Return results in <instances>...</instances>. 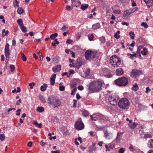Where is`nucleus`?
<instances>
[{
	"instance_id": "nucleus-37",
	"label": "nucleus",
	"mask_w": 153,
	"mask_h": 153,
	"mask_svg": "<svg viewBox=\"0 0 153 153\" xmlns=\"http://www.w3.org/2000/svg\"><path fill=\"white\" fill-rule=\"evenodd\" d=\"M94 36L93 34H89L88 37V39L91 41L93 40Z\"/></svg>"
},
{
	"instance_id": "nucleus-32",
	"label": "nucleus",
	"mask_w": 153,
	"mask_h": 153,
	"mask_svg": "<svg viewBox=\"0 0 153 153\" xmlns=\"http://www.w3.org/2000/svg\"><path fill=\"white\" fill-rule=\"evenodd\" d=\"M24 11V10H23L22 8H19L17 10L18 13L19 14H22Z\"/></svg>"
},
{
	"instance_id": "nucleus-33",
	"label": "nucleus",
	"mask_w": 153,
	"mask_h": 153,
	"mask_svg": "<svg viewBox=\"0 0 153 153\" xmlns=\"http://www.w3.org/2000/svg\"><path fill=\"white\" fill-rule=\"evenodd\" d=\"M143 46L142 45H140L138 47L137 51V53H140V52L141 49L143 48Z\"/></svg>"
},
{
	"instance_id": "nucleus-8",
	"label": "nucleus",
	"mask_w": 153,
	"mask_h": 153,
	"mask_svg": "<svg viewBox=\"0 0 153 153\" xmlns=\"http://www.w3.org/2000/svg\"><path fill=\"white\" fill-rule=\"evenodd\" d=\"M17 22L22 32L24 33L26 32L27 31V29L24 26L22 20L21 19H19L17 20Z\"/></svg>"
},
{
	"instance_id": "nucleus-52",
	"label": "nucleus",
	"mask_w": 153,
	"mask_h": 153,
	"mask_svg": "<svg viewBox=\"0 0 153 153\" xmlns=\"http://www.w3.org/2000/svg\"><path fill=\"white\" fill-rule=\"evenodd\" d=\"M73 42L72 40H71L70 39H68L66 41V43L68 44H71L72 42Z\"/></svg>"
},
{
	"instance_id": "nucleus-19",
	"label": "nucleus",
	"mask_w": 153,
	"mask_h": 153,
	"mask_svg": "<svg viewBox=\"0 0 153 153\" xmlns=\"http://www.w3.org/2000/svg\"><path fill=\"white\" fill-rule=\"evenodd\" d=\"M56 74H54L53 75V76H52L51 77V85H53L55 82V80L56 79Z\"/></svg>"
},
{
	"instance_id": "nucleus-64",
	"label": "nucleus",
	"mask_w": 153,
	"mask_h": 153,
	"mask_svg": "<svg viewBox=\"0 0 153 153\" xmlns=\"http://www.w3.org/2000/svg\"><path fill=\"white\" fill-rule=\"evenodd\" d=\"M51 153H60V151L58 150L55 151H52L51 152Z\"/></svg>"
},
{
	"instance_id": "nucleus-18",
	"label": "nucleus",
	"mask_w": 153,
	"mask_h": 153,
	"mask_svg": "<svg viewBox=\"0 0 153 153\" xmlns=\"http://www.w3.org/2000/svg\"><path fill=\"white\" fill-rule=\"evenodd\" d=\"M82 62L79 59H78L76 61V67L78 68H79L82 65Z\"/></svg>"
},
{
	"instance_id": "nucleus-24",
	"label": "nucleus",
	"mask_w": 153,
	"mask_h": 153,
	"mask_svg": "<svg viewBox=\"0 0 153 153\" xmlns=\"http://www.w3.org/2000/svg\"><path fill=\"white\" fill-rule=\"evenodd\" d=\"M137 124H136L134 122H133L132 123H129L128 125L132 129L136 127Z\"/></svg>"
},
{
	"instance_id": "nucleus-38",
	"label": "nucleus",
	"mask_w": 153,
	"mask_h": 153,
	"mask_svg": "<svg viewBox=\"0 0 153 153\" xmlns=\"http://www.w3.org/2000/svg\"><path fill=\"white\" fill-rule=\"evenodd\" d=\"M129 34L131 36V39H134V32L132 31H131L129 32Z\"/></svg>"
},
{
	"instance_id": "nucleus-13",
	"label": "nucleus",
	"mask_w": 153,
	"mask_h": 153,
	"mask_svg": "<svg viewBox=\"0 0 153 153\" xmlns=\"http://www.w3.org/2000/svg\"><path fill=\"white\" fill-rule=\"evenodd\" d=\"M71 2L73 4L72 9L73 6L74 5L76 7H79L81 4V3L79 0H71Z\"/></svg>"
},
{
	"instance_id": "nucleus-3",
	"label": "nucleus",
	"mask_w": 153,
	"mask_h": 153,
	"mask_svg": "<svg viewBox=\"0 0 153 153\" xmlns=\"http://www.w3.org/2000/svg\"><path fill=\"white\" fill-rule=\"evenodd\" d=\"M129 102L126 98H122L118 102V104L121 108L126 109L128 108L129 105Z\"/></svg>"
},
{
	"instance_id": "nucleus-61",
	"label": "nucleus",
	"mask_w": 153,
	"mask_h": 153,
	"mask_svg": "<svg viewBox=\"0 0 153 153\" xmlns=\"http://www.w3.org/2000/svg\"><path fill=\"white\" fill-rule=\"evenodd\" d=\"M129 149L131 150V151H133V150H135V149H134L133 147V146L132 145H131L129 147Z\"/></svg>"
},
{
	"instance_id": "nucleus-56",
	"label": "nucleus",
	"mask_w": 153,
	"mask_h": 153,
	"mask_svg": "<svg viewBox=\"0 0 153 153\" xmlns=\"http://www.w3.org/2000/svg\"><path fill=\"white\" fill-rule=\"evenodd\" d=\"M74 71L73 70H70L68 73L70 75L71 74H74Z\"/></svg>"
},
{
	"instance_id": "nucleus-9",
	"label": "nucleus",
	"mask_w": 153,
	"mask_h": 153,
	"mask_svg": "<svg viewBox=\"0 0 153 153\" xmlns=\"http://www.w3.org/2000/svg\"><path fill=\"white\" fill-rule=\"evenodd\" d=\"M75 127L77 130H81L84 128V125L82 121H77L75 123Z\"/></svg>"
},
{
	"instance_id": "nucleus-60",
	"label": "nucleus",
	"mask_w": 153,
	"mask_h": 153,
	"mask_svg": "<svg viewBox=\"0 0 153 153\" xmlns=\"http://www.w3.org/2000/svg\"><path fill=\"white\" fill-rule=\"evenodd\" d=\"M16 44V41L15 40L13 39L12 40V46H15Z\"/></svg>"
},
{
	"instance_id": "nucleus-63",
	"label": "nucleus",
	"mask_w": 153,
	"mask_h": 153,
	"mask_svg": "<svg viewBox=\"0 0 153 153\" xmlns=\"http://www.w3.org/2000/svg\"><path fill=\"white\" fill-rule=\"evenodd\" d=\"M76 97L77 100H79L80 99L81 97L79 94L77 93L76 94Z\"/></svg>"
},
{
	"instance_id": "nucleus-12",
	"label": "nucleus",
	"mask_w": 153,
	"mask_h": 153,
	"mask_svg": "<svg viewBox=\"0 0 153 153\" xmlns=\"http://www.w3.org/2000/svg\"><path fill=\"white\" fill-rule=\"evenodd\" d=\"M9 47V45L8 43H7L5 46L4 52L6 58H7V57L9 58V56L10 55Z\"/></svg>"
},
{
	"instance_id": "nucleus-36",
	"label": "nucleus",
	"mask_w": 153,
	"mask_h": 153,
	"mask_svg": "<svg viewBox=\"0 0 153 153\" xmlns=\"http://www.w3.org/2000/svg\"><path fill=\"white\" fill-rule=\"evenodd\" d=\"M5 138V135L4 134H0V140L1 141H3L4 140Z\"/></svg>"
},
{
	"instance_id": "nucleus-55",
	"label": "nucleus",
	"mask_w": 153,
	"mask_h": 153,
	"mask_svg": "<svg viewBox=\"0 0 153 153\" xmlns=\"http://www.w3.org/2000/svg\"><path fill=\"white\" fill-rule=\"evenodd\" d=\"M151 91L150 89L149 88V87H147L146 88V91L145 92L146 93H148V92L150 91Z\"/></svg>"
},
{
	"instance_id": "nucleus-20",
	"label": "nucleus",
	"mask_w": 153,
	"mask_h": 153,
	"mask_svg": "<svg viewBox=\"0 0 153 153\" xmlns=\"http://www.w3.org/2000/svg\"><path fill=\"white\" fill-rule=\"evenodd\" d=\"M100 25L99 23H96L93 25L92 26V28L94 30H96L100 27Z\"/></svg>"
},
{
	"instance_id": "nucleus-16",
	"label": "nucleus",
	"mask_w": 153,
	"mask_h": 153,
	"mask_svg": "<svg viewBox=\"0 0 153 153\" xmlns=\"http://www.w3.org/2000/svg\"><path fill=\"white\" fill-rule=\"evenodd\" d=\"M124 71L121 68H119L116 71V73L117 76H120L123 74Z\"/></svg>"
},
{
	"instance_id": "nucleus-50",
	"label": "nucleus",
	"mask_w": 153,
	"mask_h": 153,
	"mask_svg": "<svg viewBox=\"0 0 153 153\" xmlns=\"http://www.w3.org/2000/svg\"><path fill=\"white\" fill-rule=\"evenodd\" d=\"M21 111V110L20 109H18L16 111V112H17L16 114V115L17 116H19L20 115V113L19 112L20 111Z\"/></svg>"
},
{
	"instance_id": "nucleus-6",
	"label": "nucleus",
	"mask_w": 153,
	"mask_h": 153,
	"mask_svg": "<svg viewBox=\"0 0 153 153\" xmlns=\"http://www.w3.org/2000/svg\"><path fill=\"white\" fill-rule=\"evenodd\" d=\"M96 55L95 53L91 51H87L85 53V57L87 59L91 60L94 59Z\"/></svg>"
},
{
	"instance_id": "nucleus-40",
	"label": "nucleus",
	"mask_w": 153,
	"mask_h": 153,
	"mask_svg": "<svg viewBox=\"0 0 153 153\" xmlns=\"http://www.w3.org/2000/svg\"><path fill=\"white\" fill-rule=\"evenodd\" d=\"M21 58L22 60H23L24 61H26V57L25 56L24 54L23 53H21Z\"/></svg>"
},
{
	"instance_id": "nucleus-26",
	"label": "nucleus",
	"mask_w": 153,
	"mask_h": 153,
	"mask_svg": "<svg viewBox=\"0 0 153 153\" xmlns=\"http://www.w3.org/2000/svg\"><path fill=\"white\" fill-rule=\"evenodd\" d=\"M88 4H82L81 5V8L83 10H85L88 7Z\"/></svg>"
},
{
	"instance_id": "nucleus-58",
	"label": "nucleus",
	"mask_w": 153,
	"mask_h": 153,
	"mask_svg": "<svg viewBox=\"0 0 153 153\" xmlns=\"http://www.w3.org/2000/svg\"><path fill=\"white\" fill-rule=\"evenodd\" d=\"M76 82L73 83L71 84V88H73L74 87H76Z\"/></svg>"
},
{
	"instance_id": "nucleus-11",
	"label": "nucleus",
	"mask_w": 153,
	"mask_h": 153,
	"mask_svg": "<svg viewBox=\"0 0 153 153\" xmlns=\"http://www.w3.org/2000/svg\"><path fill=\"white\" fill-rule=\"evenodd\" d=\"M104 137L107 140H110L113 137L112 133L111 132L108 131L107 130L104 131L103 132Z\"/></svg>"
},
{
	"instance_id": "nucleus-30",
	"label": "nucleus",
	"mask_w": 153,
	"mask_h": 153,
	"mask_svg": "<svg viewBox=\"0 0 153 153\" xmlns=\"http://www.w3.org/2000/svg\"><path fill=\"white\" fill-rule=\"evenodd\" d=\"M36 110L39 112H42L44 111V109L43 107H38L36 109Z\"/></svg>"
},
{
	"instance_id": "nucleus-51",
	"label": "nucleus",
	"mask_w": 153,
	"mask_h": 153,
	"mask_svg": "<svg viewBox=\"0 0 153 153\" xmlns=\"http://www.w3.org/2000/svg\"><path fill=\"white\" fill-rule=\"evenodd\" d=\"M14 4L15 7H16V6L18 7H19L18 3L16 0H15V2H14Z\"/></svg>"
},
{
	"instance_id": "nucleus-31",
	"label": "nucleus",
	"mask_w": 153,
	"mask_h": 153,
	"mask_svg": "<svg viewBox=\"0 0 153 153\" xmlns=\"http://www.w3.org/2000/svg\"><path fill=\"white\" fill-rule=\"evenodd\" d=\"M53 42L51 43V45L53 46H56V44L58 45L59 44V42L57 41V39H54Z\"/></svg>"
},
{
	"instance_id": "nucleus-2",
	"label": "nucleus",
	"mask_w": 153,
	"mask_h": 153,
	"mask_svg": "<svg viewBox=\"0 0 153 153\" xmlns=\"http://www.w3.org/2000/svg\"><path fill=\"white\" fill-rule=\"evenodd\" d=\"M48 103L54 108L58 107L61 104L60 100L52 96L48 97Z\"/></svg>"
},
{
	"instance_id": "nucleus-34",
	"label": "nucleus",
	"mask_w": 153,
	"mask_h": 153,
	"mask_svg": "<svg viewBox=\"0 0 153 153\" xmlns=\"http://www.w3.org/2000/svg\"><path fill=\"white\" fill-rule=\"evenodd\" d=\"M33 124L39 128H41V127L42 124L41 123L38 124L36 121L34 122Z\"/></svg>"
},
{
	"instance_id": "nucleus-5",
	"label": "nucleus",
	"mask_w": 153,
	"mask_h": 153,
	"mask_svg": "<svg viewBox=\"0 0 153 153\" xmlns=\"http://www.w3.org/2000/svg\"><path fill=\"white\" fill-rule=\"evenodd\" d=\"M110 60L112 61V65L114 67H117L120 64V59L116 55L112 56L111 57Z\"/></svg>"
},
{
	"instance_id": "nucleus-43",
	"label": "nucleus",
	"mask_w": 153,
	"mask_h": 153,
	"mask_svg": "<svg viewBox=\"0 0 153 153\" xmlns=\"http://www.w3.org/2000/svg\"><path fill=\"white\" fill-rule=\"evenodd\" d=\"M68 27L65 26L64 25L61 28V30L62 31H64L67 30Z\"/></svg>"
},
{
	"instance_id": "nucleus-17",
	"label": "nucleus",
	"mask_w": 153,
	"mask_h": 153,
	"mask_svg": "<svg viewBox=\"0 0 153 153\" xmlns=\"http://www.w3.org/2000/svg\"><path fill=\"white\" fill-rule=\"evenodd\" d=\"M134 11V10H126L124 12L123 15L124 16H126L129 15Z\"/></svg>"
},
{
	"instance_id": "nucleus-53",
	"label": "nucleus",
	"mask_w": 153,
	"mask_h": 153,
	"mask_svg": "<svg viewBox=\"0 0 153 153\" xmlns=\"http://www.w3.org/2000/svg\"><path fill=\"white\" fill-rule=\"evenodd\" d=\"M78 89L79 90L82 91L84 89L82 85H79L78 87Z\"/></svg>"
},
{
	"instance_id": "nucleus-14",
	"label": "nucleus",
	"mask_w": 153,
	"mask_h": 153,
	"mask_svg": "<svg viewBox=\"0 0 153 153\" xmlns=\"http://www.w3.org/2000/svg\"><path fill=\"white\" fill-rule=\"evenodd\" d=\"M123 132H118L117 133V137L116 139V142L118 143L120 141L122 137L123 136Z\"/></svg>"
},
{
	"instance_id": "nucleus-7",
	"label": "nucleus",
	"mask_w": 153,
	"mask_h": 153,
	"mask_svg": "<svg viewBox=\"0 0 153 153\" xmlns=\"http://www.w3.org/2000/svg\"><path fill=\"white\" fill-rule=\"evenodd\" d=\"M142 71L137 69H134L132 70L131 74V76L132 77H136L142 74Z\"/></svg>"
},
{
	"instance_id": "nucleus-54",
	"label": "nucleus",
	"mask_w": 153,
	"mask_h": 153,
	"mask_svg": "<svg viewBox=\"0 0 153 153\" xmlns=\"http://www.w3.org/2000/svg\"><path fill=\"white\" fill-rule=\"evenodd\" d=\"M113 12L114 13H116L117 14H120L121 13L120 11L118 10H114L113 11Z\"/></svg>"
},
{
	"instance_id": "nucleus-57",
	"label": "nucleus",
	"mask_w": 153,
	"mask_h": 153,
	"mask_svg": "<svg viewBox=\"0 0 153 153\" xmlns=\"http://www.w3.org/2000/svg\"><path fill=\"white\" fill-rule=\"evenodd\" d=\"M32 142L31 141L27 143V146L29 147H30L32 146Z\"/></svg>"
},
{
	"instance_id": "nucleus-46",
	"label": "nucleus",
	"mask_w": 153,
	"mask_h": 153,
	"mask_svg": "<svg viewBox=\"0 0 153 153\" xmlns=\"http://www.w3.org/2000/svg\"><path fill=\"white\" fill-rule=\"evenodd\" d=\"M125 151V149L123 148H121L119 149V153H123Z\"/></svg>"
},
{
	"instance_id": "nucleus-10",
	"label": "nucleus",
	"mask_w": 153,
	"mask_h": 153,
	"mask_svg": "<svg viewBox=\"0 0 153 153\" xmlns=\"http://www.w3.org/2000/svg\"><path fill=\"white\" fill-rule=\"evenodd\" d=\"M108 100L111 104L112 105H115L117 104L118 99L112 96H110L108 97Z\"/></svg>"
},
{
	"instance_id": "nucleus-42",
	"label": "nucleus",
	"mask_w": 153,
	"mask_h": 153,
	"mask_svg": "<svg viewBox=\"0 0 153 153\" xmlns=\"http://www.w3.org/2000/svg\"><path fill=\"white\" fill-rule=\"evenodd\" d=\"M76 90L77 89L76 87L74 88L71 92V95H74V94H75L76 91Z\"/></svg>"
},
{
	"instance_id": "nucleus-21",
	"label": "nucleus",
	"mask_w": 153,
	"mask_h": 153,
	"mask_svg": "<svg viewBox=\"0 0 153 153\" xmlns=\"http://www.w3.org/2000/svg\"><path fill=\"white\" fill-rule=\"evenodd\" d=\"M146 4L148 7L149 8L153 5V0H148Z\"/></svg>"
},
{
	"instance_id": "nucleus-15",
	"label": "nucleus",
	"mask_w": 153,
	"mask_h": 153,
	"mask_svg": "<svg viewBox=\"0 0 153 153\" xmlns=\"http://www.w3.org/2000/svg\"><path fill=\"white\" fill-rule=\"evenodd\" d=\"M61 70V66L60 65H57L52 68V70L54 73L59 71Z\"/></svg>"
},
{
	"instance_id": "nucleus-62",
	"label": "nucleus",
	"mask_w": 153,
	"mask_h": 153,
	"mask_svg": "<svg viewBox=\"0 0 153 153\" xmlns=\"http://www.w3.org/2000/svg\"><path fill=\"white\" fill-rule=\"evenodd\" d=\"M118 35L117 33H115L114 35V37L116 38L117 39H119L120 37V35L118 36Z\"/></svg>"
},
{
	"instance_id": "nucleus-4",
	"label": "nucleus",
	"mask_w": 153,
	"mask_h": 153,
	"mask_svg": "<svg viewBox=\"0 0 153 153\" xmlns=\"http://www.w3.org/2000/svg\"><path fill=\"white\" fill-rule=\"evenodd\" d=\"M128 79L124 77L118 78L115 81V84L119 86H125L128 83Z\"/></svg>"
},
{
	"instance_id": "nucleus-39",
	"label": "nucleus",
	"mask_w": 153,
	"mask_h": 153,
	"mask_svg": "<svg viewBox=\"0 0 153 153\" xmlns=\"http://www.w3.org/2000/svg\"><path fill=\"white\" fill-rule=\"evenodd\" d=\"M10 68L11 70V72H13L15 68L14 65H11L10 66Z\"/></svg>"
},
{
	"instance_id": "nucleus-1",
	"label": "nucleus",
	"mask_w": 153,
	"mask_h": 153,
	"mask_svg": "<svg viewBox=\"0 0 153 153\" xmlns=\"http://www.w3.org/2000/svg\"><path fill=\"white\" fill-rule=\"evenodd\" d=\"M102 84V82L99 81L92 82L90 84L89 90L91 91H98L101 88Z\"/></svg>"
},
{
	"instance_id": "nucleus-49",
	"label": "nucleus",
	"mask_w": 153,
	"mask_h": 153,
	"mask_svg": "<svg viewBox=\"0 0 153 153\" xmlns=\"http://www.w3.org/2000/svg\"><path fill=\"white\" fill-rule=\"evenodd\" d=\"M152 137V135L149 134H146L145 135L144 137L145 138H150Z\"/></svg>"
},
{
	"instance_id": "nucleus-23",
	"label": "nucleus",
	"mask_w": 153,
	"mask_h": 153,
	"mask_svg": "<svg viewBox=\"0 0 153 153\" xmlns=\"http://www.w3.org/2000/svg\"><path fill=\"white\" fill-rule=\"evenodd\" d=\"M48 85L47 84L44 83L43 85L40 87V90L42 91H45Z\"/></svg>"
},
{
	"instance_id": "nucleus-45",
	"label": "nucleus",
	"mask_w": 153,
	"mask_h": 153,
	"mask_svg": "<svg viewBox=\"0 0 153 153\" xmlns=\"http://www.w3.org/2000/svg\"><path fill=\"white\" fill-rule=\"evenodd\" d=\"M65 87L63 85L59 86V90L60 91H63L64 90Z\"/></svg>"
},
{
	"instance_id": "nucleus-29",
	"label": "nucleus",
	"mask_w": 153,
	"mask_h": 153,
	"mask_svg": "<svg viewBox=\"0 0 153 153\" xmlns=\"http://www.w3.org/2000/svg\"><path fill=\"white\" fill-rule=\"evenodd\" d=\"M39 98L42 102L44 103L46 102L43 96L41 95H39Z\"/></svg>"
},
{
	"instance_id": "nucleus-28",
	"label": "nucleus",
	"mask_w": 153,
	"mask_h": 153,
	"mask_svg": "<svg viewBox=\"0 0 153 153\" xmlns=\"http://www.w3.org/2000/svg\"><path fill=\"white\" fill-rule=\"evenodd\" d=\"M58 36V34L56 33L54 34H51L50 37V38L52 40H54L55 39V38L56 37Z\"/></svg>"
},
{
	"instance_id": "nucleus-48",
	"label": "nucleus",
	"mask_w": 153,
	"mask_h": 153,
	"mask_svg": "<svg viewBox=\"0 0 153 153\" xmlns=\"http://www.w3.org/2000/svg\"><path fill=\"white\" fill-rule=\"evenodd\" d=\"M105 128L104 126H99L98 127V130L100 131H104Z\"/></svg>"
},
{
	"instance_id": "nucleus-35",
	"label": "nucleus",
	"mask_w": 153,
	"mask_h": 153,
	"mask_svg": "<svg viewBox=\"0 0 153 153\" xmlns=\"http://www.w3.org/2000/svg\"><path fill=\"white\" fill-rule=\"evenodd\" d=\"M83 114L84 115L85 117H86L89 115V113L88 111L86 110H84L82 112Z\"/></svg>"
},
{
	"instance_id": "nucleus-59",
	"label": "nucleus",
	"mask_w": 153,
	"mask_h": 153,
	"mask_svg": "<svg viewBox=\"0 0 153 153\" xmlns=\"http://www.w3.org/2000/svg\"><path fill=\"white\" fill-rule=\"evenodd\" d=\"M53 119L54 120V121H56V122H58L59 121V119L56 116H54L53 117Z\"/></svg>"
},
{
	"instance_id": "nucleus-47",
	"label": "nucleus",
	"mask_w": 153,
	"mask_h": 153,
	"mask_svg": "<svg viewBox=\"0 0 153 153\" xmlns=\"http://www.w3.org/2000/svg\"><path fill=\"white\" fill-rule=\"evenodd\" d=\"M29 85L30 87V89H32L33 87L35 85V83L34 82L30 83L29 84Z\"/></svg>"
},
{
	"instance_id": "nucleus-44",
	"label": "nucleus",
	"mask_w": 153,
	"mask_h": 153,
	"mask_svg": "<svg viewBox=\"0 0 153 153\" xmlns=\"http://www.w3.org/2000/svg\"><path fill=\"white\" fill-rule=\"evenodd\" d=\"M90 71V69H88L86 70V71L85 72V74L86 76H89Z\"/></svg>"
},
{
	"instance_id": "nucleus-27",
	"label": "nucleus",
	"mask_w": 153,
	"mask_h": 153,
	"mask_svg": "<svg viewBox=\"0 0 153 153\" xmlns=\"http://www.w3.org/2000/svg\"><path fill=\"white\" fill-rule=\"evenodd\" d=\"M147 52V48H143V50L141 52V53L143 55H146Z\"/></svg>"
},
{
	"instance_id": "nucleus-25",
	"label": "nucleus",
	"mask_w": 153,
	"mask_h": 153,
	"mask_svg": "<svg viewBox=\"0 0 153 153\" xmlns=\"http://www.w3.org/2000/svg\"><path fill=\"white\" fill-rule=\"evenodd\" d=\"M148 145L149 147H153V139H151L149 141Z\"/></svg>"
},
{
	"instance_id": "nucleus-41",
	"label": "nucleus",
	"mask_w": 153,
	"mask_h": 153,
	"mask_svg": "<svg viewBox=\"0 0 153 153\" xmlns=\"http://www.w3.org/2000/svg\"><path fill=\"white\" fill-rule=\"evenodd\" d=\"M141 25L145 28H147L148 27V25L147 24L144 22H142L141 24Z\"/></svg>"
},
{
	"instance_id": "nucleus-22",
	"label": "nucleus",
	"mask_w": 153,
	"mask_h": 153,
	"mask_svg": "<svg viewBox=\"0 0 153 153\" xmlns=\"http://www.w3.org/2000/svg\"><path fill=\"white\" fill-rule=\"evenodd\" d=\"M139 89V87L137 84L136 83H135L133 85L131 89L132 90L136 91Z\"/></svg>"
}]
</instances>
